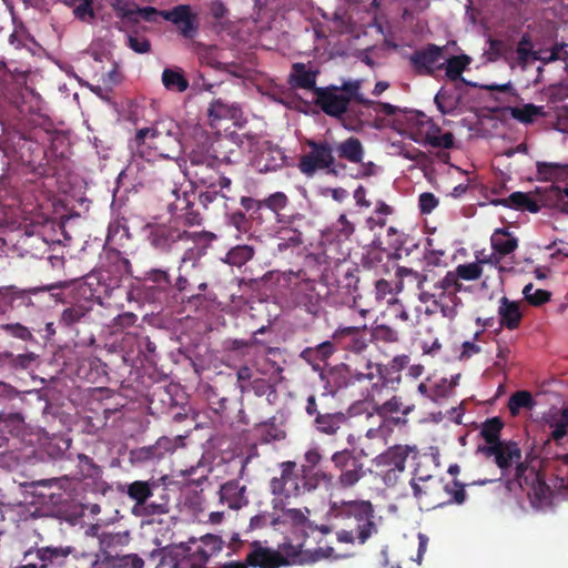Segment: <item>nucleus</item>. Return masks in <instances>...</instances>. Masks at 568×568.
<instances>
[{
    "mask_svg": "<svg viewBox=\"0 0 568 568\" xmlns=\"http://www.w3.org/2000/svg\"><path fill=\"white\" fill-rule=\"evenodd\" d=\"M54 287V285H47L21 290L14 285L2 286L0 287V313L11 310L19 312L20 315H29L36 308L31 296Z\"/></svg>",
    "mask_w": 568,
    "mask_h": 568,
    "instance_id": "9b49d317",
    "label": "nucleus"
},
{
    "mask_svg": "<svg viewBox=\"0 0 568 568\" xmlns=\"http://www.w3.org/2000/svg\"><path fill=\"white\" fill-rule=\"evenodd\" d=\"M334 150L341 160L355 164L362 163L365 155L363 143L356 136H349L344 141L335 143Z\"/></svg>",
    "mask_w": 568,
    "mask_h": 568,
    "instance_id": "f704fd0d",
    "label": "nucleus"
},
{
    "mask_svg": "<svg viewBox=\"0 0 568 568\" xmlns=\"http://www.w3.org/2000/svg\"><path fill=\"white\" fill-rule=\"evenodd\" d=\"M2 331L7 333L9 336L21 339L23 342L36 341L29 327L20 323H9L2 325Z\"/></svg>",
    "mask_w": 568,
    "mask_h": 568,
    "instance_id": "0e129e2a",
    "label": "nucleus"
},
{
    "mask_svg": "<svg viewBox=\"0 0 568 568\" xmlns=\"http://www.w3.org/2000/svg\"><path fill=\"white\" fill-rule=\"evenodd\" d=\"M159 483L156 479L151 480H135L128 485L126 495L135 501L133 513L142 516L145 505L149 499L153 497V490L156 489L155 485Z\"/></svg>",
    "mask_w": 568,
    "mask_h": 568,
    "instance_id": "cd10ccee",
    "label": "nucleus"
},
{
    "mask_svg": "<svg viewBox=\"0 0 568 568\" xmlns=\"http://www.w3.org/2000/svg\"><path fill=\"white\" fill-rule=\"evenodd\" d=\"M146 231V240L155 251L164 254L183 252L181 263L197 260L203 253L200 244L215 239L211 232H190L175 222L148 224Z\"/></svg>",
    "mask_w": 568,
    "mask_h": 568,
    "instance_id": "f257e3e1",
    "label": "nucleus"
},
{
    "mask_svg": "<svg viewBox=\"0 0 568 568\" xmlns=\"http://www.w3.org/2000/svg\"><path fill=\"white\" fill-rule=\"evenodd\" d=\"M292 298L296 305L304 307L310 314H316L320 303V294L316 292V283L313 280H301L293 274Z\"/></svg>",
    "mask_w": 568,
    "mask_h": 568,
    "instance_id": "aec40b11",
    "label": "nucleus"
},
{
    "mask_svg": "<svg viewBox=\"0 0 568 568\" xmlns=\"http://www.w3.org/2000/svg\"><path fill=\"white\" fill-rule=\"evenodd\" d=\"M260 442L268 444L271 442L281 440L285 437V433L275 424H263L257 428Z\"/></svg>",
    "mask_w": 568,
    "mask_h": 568,
    "instance_id": "e2e57ef3",
    "label": "nucleus"
},
{
    "mask_svg": "<svg viewBox=\"0 0 568 568\" xmlns=\"http://www.w3.org/2000/svg\"><path fill=\"white\" fill-rule=\"evenodd\" d=\"M561 49H562V47L555 45L550 50L548 58H541V55L537 51H535V50L517 48L516 47V49L514 51V54L516 55V63L521 69H526L528 63H529V61H531V60L532 61L539 60V61H542L544 63H549V62L558 60L559 59V52H560Z\"/></svg>",
    "mask_w": 568,
    "mask_h": 568,
    "instance_id": "a19ab883",
    "label": "nucleus"
},
{
    "mask_svg": "<svg viewBox=\"0 0 568 568\" xmlns=\"http://www.w3.org/2000/svg\"><path fill=\"white\" fill-rule=\"evenodd\" d=\"M234 144L231 140L223 139L216 142V148L213 149L214 154L204 153L193 150L190 155V168L192 174L204 186H220L221 190L230 189L232 181L224 175L206 174V170L216 173V169L221 163L231 164L236 162L234 156L236 150L230 148Z\"/></svg>",
    "mask_w": 568,
    "mask_h": 568,
    "instance_id": "20e7f679",
    "label": "nucleus"
},
{
    "mask_svg": "<svg viewBox=\"0 0 568 568\" xmlns=\"http://www.w3.org/2000/svg\"><path fill=\"white\" fill-rule=\"evenodd\" d=\"M143 280L153 283L159 290L165 292L173 287L171 276L166 270L151 268L144 273Z\"/></svg>",
    "mask_w": 568,
    "mask_h": 568,
    "instance_id": "864d4df0",
    "label": "nucleus"
},
{
    "mask_svg": "<svg viewBox=\"0 0 568 568\" xmlns=\"http://www.w3.org/2000/svg\"><path fill=\"white\" fill-rule=\"evenodd\" d=\"M326 399V394L310 395L306 398L305 413L313 417L312 426L317 433L335 436L347 424L348 416L342 410H329L324 403Z\"/></svg>",
    "mask_w": 568,
    "mask_h": 568,
    "instance_id": "1a4fd4ad",
    "label": "nucleus"
},
{
    "mask_svg": "<svg viewBox=\"0 0 568 568\" xmlns=\"http://www.w3.org/2000/svg\"><path fill=\"white\" fill-rule=\"evenodd\" d=\"M336 352V347L334 341H325L320 343L314 347L304 348L300 357L304 362H306L313 371L322 372L324 366L327 364V361L332 357V355Z\"/></svg>",
    "mask_w": 568,
    "mask_h": 568,
    "instance_id": "bb28decb",
    "label": "nucleus"
},
{
    "mask_svg": "<svg viewBox=\"0 0 568 568\" xmlns=\"http://www.w3.org/2000/svg\"><path fill=\"white\" fill-rule=\"evenodd\" d=\"M504 428V422L500 417L487 418L480 429V436L485 439V446H494L504 443L500 439V433Z\"/></svg>",
    "mask_w": 568,
    "mask_h": 568,
    "instance_id": "37998d69",
    "label": "nucleus"
},
{
    "mask_svg": "<svg viewBox=\"0 0 568 568\" xmlns=\"http://www.w3.org/2000/svg\"><path fill=\"white\" fill-rule=\"evenodd\" d=\"M438 110L443 114L452 113L458 104V99L455 98L454 93L442 88L435 95L434 99Z\"/></svg>",
    "mask_w": 568,
    "mask_h": 568,
    "instance_id": "6e6d98bb",
    "label": "nucleus"
},
{
    "mask_svg": "<svg viewBox=\"0 0 568 568\" xmlns=\"http://www.w3.org/2000/svg\"><path fill=\"white\" fill-rule=\"evenodd\" d=\"M143 566L144 560L136 554L120 556L115 552L114 562L112 564V567L116 568H143Z\"/></svg>",
    "mask_w": 568,
    "mask_h": 568,
    "instance_id": "774afa93",
    "label": "nucleus"
},
{
    "mask_svg": "<svg viewBox=\"0 0 568 568\" xmlns=\"http://www.w3.org/2000/svg\"><path fill=\"white\" fill-rule=\"evenodd\" d=\"M498 315L500 326L510 331L516 329L523 320L519 303L506 296L499 300Z\"/></svg>",
    "mask_w": 568,
    "mask_h": 568,
    "instance_id": "2f4dec72",
    "label": "nucleus"
},
{
    "mask_svg": "<svg viewBox=\"0 0 568 568\" xmlns=\"http://www.w3.org/2000/svg\"><path fill=\"white\" fill-rule=\"evenodd\" d=\"M489 53L494 55V60L499 58H504L510 67H514L511 59L514 55V50L510 44L503 40L490 39L489 40Z\"/></svg>",
    "mask_w": 568,
    "mask_h": 568,
    "instance_id": "4d7b16f0",
    "label": "nucleus"
},
{
    "mask_svg": "<svg viewBox=\"0 0 568 568\" xmlns=\"http://www.w3.org/2000/svg\"><path fill=\"white\" fill-rule=\"evenodd\" d=\"M90 312L91 307L82 303L72 304L62 311L59 324L64 327H72L73 325L83 322Z\"/></svg>",
    "mask_w": 568,
    "mask_h": 568,
    "instance_id": "c03bdc74",
    "label": "nucleus"
},
{
    "mask_svg": "<svg viewBox=\"0 0 568 568\" xmlns=\"http://www.w3.org/2000/svg\"><path fill=\"white\" fill-rule=\"evenodd\" d=\"M186 544L190 545V554H195V551L199 550L205 556L204 568H207L206 565L210 558L222 549L221 538L210 534L203 536L200 541L195 538H190Z\"/></svg>",
    "mask_w": 568,
    "mask_h": 568,
    "instance_id": "4c0bfd02",
    "label": "nucleus"
},
{
    "mask_svg": "<svg viewBox=\"0 0 568 568\" xmlns=\"http://www.w3.org/2000/svg\"><path fill=\"white\" fill-rule=\"evenodd\" d=\"M473 59L463 53L458 55H452L442 62V70H445V74L450 81H462L469 87L477 88V83L467 81L463 78L464 71L470 65Z\"/></svg>",
    "mask_w": 568,
    "mask_h": 568,
    "instance_id": "7c9ffc66",
    "label": "nucleus"
},
{
    "mask_svg": "<svg viewBox=\"0 0 568 568\" xmlns=\"http://www.w3.org/2000/svg\"><path fill=\"white\" fill-rule=\"evenodd\" d=\"M447 495L450 497L446 504L455 503L457 505H462L465 503L467 494L465 491V487L458 480H453L452 484H447L444 487Z\"/></svg>",
    "mask_w": 568,
    "mask_h": 568,
    "instance_id": "69168bd1",
    "label": "nucleus"
},
{
    "mask_svg": "<svg viewBox=\"0 0 568 568\" xmlns=\"http://www.w3.org/2000/svg\"><path fill=\"white\" fill-rule=\"evenodd\" d=\"M509 110L510 115L521 123H531L537 116L544 114V108L532 103L524 104L523 106H513Z\"/></svg>",
    "mask_w": 568,
    "mask_h": 568,
    "instance_id": "de8ad7c7",
    "label": "nucleus"
},
{
    "mask_svg": "<svg viewBox=\"0 0 568 568\" xmlns=\"http://www.w3.org/2000/svg\"><path fill=\"white\" fill-rule=\"evenodd\" d=\"M314 104L331 118L342 120L349 106V97L338 93V85L315 89Z\"/></svg>",
    "mask_w": 568,
    "mask_h": 568,
    "instance_id": "ddd939ff",
    "label": "nucleus"
},
{
    "mask_svg": "<svg viewBox=\"0 0 568 568\" xmlns=\"http://www.w3.org/2000/svg\"><path fill=\"white\" fill-rule=\"evenodd\" d=\"M369 339L373 343L394 344L399 341L398 333L386 324H378L371 328Z\"/></svg>",
    "mask_w": 568,
    "mask_h": 568,
    "instance_id": "49530a36",
    "label": "nucleus"
},
{
    "mask_svg": "<svg viewBox=\"0 0 568 568\" xmlns=\"http://www.w3.org/2000/svg\"><path fill=\"white\" fill-rule=\"evenodd\" d=\"M477 452L487 458L494 457L495 464L503 475H506L515 464L514 479L520 487L532 486L537 498L541 499L545 491L549 490L542 477L521 462V449L516 442L506 440L499 445L478 446Z\"/></svg>",
    "mask_w": 568,
    "mask_h": 568,
    "instance_id": "7ed1b4c3",
    "label": "nucleus"
},
{
    "mask_svg": "<svg viewBox=\"0 0 568 568\" xmlns=\"http://www.w3.org/2000/svg\"><path fill=\"white\" fill-rule=\"evenodd\" d=\"M346 359L347 362L343 364V367L349 382L352 384L367 382L372 385L374 381L375 363L364 355L355 358L351 355Z\"/></svg>",
    "mask_w": 568,
    "mask_h": 568,
    "instance_id": "393cba45",
    "label": "nucleus"
},
{
    "mask_svg": "<svg viewBox=\"0 0 568 568\" xmlns=\"http://www.w3.org/2000/svg\"><path fill=\"white\" fill-rule=\"evenodd\" d=\"M130 459L132 463L135 464H146L151 462H158L161 460V453L158 452L156 446L150 445V446H143L135 449H132L130 452Z\"/></svg>",
    "mask_w": 568,
    "mask_h": 568,
    "instance_id": "3c124183",
    "label": "nucleus"
},
{
    "mask_svg": "<svg viewBox=\"0 0 568 568\" xmlns=\"http://www.w3.org/2000/svg\"><path fill=\"white\" fill-rule=\"evenodd\" d=\"M367 402L372 404L373 412L379 416L383 422L387 418L397 424H405L406 419L395 417L396 414H402L404 417L409 415L415 409L414 403H406L400 396L393 395L390 398L381 402L382 395L374 397L373 394H367Z\"/></svg>",
    "mask_w": 568,
    "mask_h": 568,
    "instance_id": "2eb2a0df",
    "label": "nucleus"
},
{
    "mask_svg": "<svg viewBox=\"0 0 568 568\" xmlns=\"http://www.w3.org/2000/svg\"><path fill=\"white\" fill-rule=\"evenodd\" d=\"M318 71L308 69L305 63L295 62L292 65V70L288 74L287 83L294 89L310 90L315 93L316 78Z\"/></svg>",
    "mask_w": 568,
    "mask_h": 568,
    "instance_id": "c85d7f7f",
    "label": "nucleus"
},
{
    "mask_svg": "<svg viewBox=\"0 0 568 568\" xmlns=\"http://www.w3.org/2000/svg\"><path fill=\"white\" fill-rule=\"evenodd\" d=\"M248 387H250V390H253V393L256 396H258V397L266 396L268 403H272L277 397L276 389H275L274 385L271 384L265 378L253 379L250 383Z\"/></svg>",
    "mask_w": 568,
    "mask_h": 568,
    "instance_id": "13d9d810",
    "label": "nucleus"
},
{
    "mask_svg": "<svg viewBox=\"0 0 568 568\" xmlns=\"http://www.w3.org/2000/svg\"><path fill=\"white\" fill-rule=\"evenodd\" d=\"M242 114L241 108L235 103H226L222 99L213 100L207 110L212 121L223 119L237 120Z\"/></svg>",
    "mask_w": 568,
    "mask_h": 568,
    "instance_id": "ea45409f",
    "label": "nucleus"
},
{
    "mask_svg": "<svg viewBox=\"0 0 568 568\" xmlns=\"http://www.w3.org/2000/svg\"><path fill=\"white\" fill-rule=\"evenodd\" d=\"M443 53V47L429 43L423 49L414 51L408 60L417 75L434 77L438 70H442Z\"/></svg>",
    "mask_w": 568,
    "mask_h": 568,
    "instance_id": "4468645a",
    "label": "nucleus"
},
{
    "mask_svg": "<svg viewBox=\"0 0 568 568\" xmlns=\"http://www.w3.org/2000/svg\"><path fill=\"white\" fill-rule=\"evenodd\" d=\"M162 18L176 26L185 39H194L199 32V17L192 12L189 4H179L171 10H163Z\"/></svg>",
    "mask_w": 568,
    "mask_h": 568,
    "instance_id": "6ab92c4d",
    "label": "nucleus"
},
{
    "mask_svg": "<svg viewBox=\"0 0 568 568\" xmlns=\"http://www.w3.org/2000/svg\"><path fill=\"white\" fill-rule=\"evenodd\" d=\"M425 282L426 276L418 280V298L422 303L432 304L427 306L426 313L434 314L439 311L443 316L453 317L456 314L455 307L457 301H459L457 293L462 291L463 284L456 282L452 272H447L446 275L429 290L424 287Z\"/></svg>",
    "mask_w": 568,
    "mask_h": 568,
    "instance_id": "39448f33",
    "label": "nucleus"
},
{
    "mask_svg": "<svg viewBox=\"0 0 568 568\" xmlns=\"http://www.w3.org/2000/svg\"><path fill=\"white\" fill-rule=\"evenodd\" d=\"M408 241V235L397 230L394 226H389L386 233V242L389 248L394 250L397 256H400L399 252L405 247Z\"/></svg>",
    "mask_w": 568,
    "mask_h": 568,
    "instance_id": "052dcab7",
    "label": "nucleus"
},
{
    "mask_svg": "<svg viewBox=\"0 0 568 568\" xmlns=\"http://www.w3.org/2000/svg\"><path fill=\"white\" fill-rule=\"evenodd\" d=\"M491 247L495 253L506 256L518 247V239L507 229H496L490 237Z\"/></svg>",
    "mask_w": 568,
    "mask_h": 568,
    "instance_id": "58836bf2",
    "label": "nucleus"
},
{
    "mask_svg": "<svg viewBox=\"0 0 568 568\" xmlns=\"http://www.w3.org/2000/svg\"><path fill=\"white\" fill-rule=\"evenodd\" d=\"M362 456H366L363 450L357 455L351 448H344L332 454L331 463L337 473L335 485L338 489H353L367 476L368 469L365 467Z\"/></svg>",
    "mask_w": 568,
    "mask_h": 568,
    "instance_id": "6e6552de",
    "label": "nucleus"
},
{
    "mask_svg": "<svg viewBox=\"0 0 568 568\" xmlns=\"http://www.w3.org/2000/svg\"><path fill=\"white\" fill-rule=\"evenodd\" d=\"M290 200L284 192H275L262 199V205L264 210L271 211L280 225L284 224H296L297 222H304L305 216L301 213L284 214V209L287 207Z\"/></svg>",
    "mask_w": 568,
    "mask_h": 568,
    "instance_id": "5701e85b",
    "label": "nucleus"
},
{
    "mask_svg": "<svg viewBox=\"0 0 568 568\" xmlns=\"http://www.w3.org/2000/svg\"><path fill=\"white\" fill-rule=\"evenodd\" d=\"M418 454L416 446L394 445L376 457V465L388 467L390 470L404 471L407 458L413 455L415 458Z\"/></svg>",
    "mask_w": 568,
    "mask_h": 568,
    "instance_id": "4be33fe9",
    "label": "nucleus"
},
{
    "mask_svg": "<svg viewBox=\"0 0 568 568\" xmlns=\"http://www.w3.org/2000/svg\"><path fill=\"white\" fill-rule=\"evenodd\" d=\"M426 142L433 148L452 149L454 148V134L452 132L427 133Z\"/></svg>",
    "mask_w": 568,
    "mask_h": 568,
    "instance_id": "338daca9",
    "label": "nucleus"
},
{
    "mask_svg": "<svg viewBox=\"0 0 568 568\" xmlns=\"http://www.w3.org/2000/svg\"><path fill=\"white\" fill-rule=\"evenodd\" d=\"M130 148L146 161L158 158L175 160L183 150L182 129L171 119L156 121L151 128L138 130Z\"/></svg>",
    "mask_w": 568,
    "mask_h": 568,
    "instance_id": "f03ea898",
    "label": "nucleus"
},
{
    "mask_svg": "<svg viewBox=\"0 0 568 568\" xmlns=\"http://www.w3.org/2000/svg\"><path fill=\"white\" fill-rule=\"evenodd\" d=\"M281 475L270 480V490L281 498H290L301 494V483L297 474V464L286 460L280 464Z\"/></svg>",
    "mask_w": 568,
    "mask_h": 568,
    "instance_id": "dca6fc26",
    "label": "nucleus"
},
{
    "mask_svg": "<svg viewBox=\"0 0 568 568\" xmlns=\"http://www.w3.org/2000/svg\"><path fill=\"white\" fill-rule=\"evenodd\" d=\"M332 510L335 518L342 521H353L357 540L365 544L368 538L377 532V526L374 521L375 509L369 500L354 499L334 503Z\"/></svg>",
    "mask_w": 568,
    "mask_h": 568,
    "instance_id": "423d86ee",
    "label": "nucleus"
},
{
    "mask_svg": "<svg viewBox=\"0 0 568 568\" xmlns=\"http://www.w3.org/2000/svg\"><path fill=\"white\" fill-rule=\"evenodd\" d=\"M493 205H501L514 210H526L530 213H537L540 210L537 201L524 192H513L508 197L496 199L491 201Z\"/></svg>",
    "mask_w": 568,
    "mask_h": 568,
    "instance_id": "e433bc0d",
    "label": "nucleus"
},
{
    "mask_svg": "<svg viewBox=\"0 0 568 568\" xmlns=\"http://www.w3.org/2000/svg\"><path fill=\"white\" fill-rule=\"evenodd\" d=\"M129 542V532L128 531H119V532H109V531H102L101 535H99V545H100V551L101 557L99 555H94L91 557V565L94 567L98 565L100 559L102 560V564H105L108 566H112L114 562V556L112 551L115 550L118 547H122Z\"/></svg>",
    "mask_w": 568,
    "mask_h": 568,
    "instance_id": "412c9836",
    "label": "nucleus"
},
{
    "mask_svg": "<svg viewBox=\"0 0 568 568\" xmlns=\"http://www.w3.org/2000/svg\"><path fill=\"white\" fill-rule=\"evenodd\" d=\"M537 172L541 180L554 181L567 173V166L558 163L537 162Z\"/></svg>",
    "mask_w": 568,
    "mask_h": 568,
    "instance_id": "603ef678",
    "label": "nucleus"
},
{
    "mask_svg": "<svg viewBox=\"0 0 568 568\" xmlns=\"http://www.w3.org/2000/svg\"><path fill=\"white\" fill-rule=\"evenodd\" d=\"M254 256V248L251 245H236L232 247L223 260L231 266L241 267Z\"/></svg>",
    "mask_w": 568,
    "mask_h": 568,
    "instance_id": "a18cd8bd",
    "label": "nucleus"
},
{
    "mask_svg": "<svg viewBox=\"0 0 568 568\" xmlns=\"http://www.w3.org/2000/svg\"><path fill=\"white\" fill-rule=\"evenodd\" d=\"M531 394L527 390H518L508 399V409L511 416H517L523 408L531 409L535 406Z\"/></svg>",
    "mask_w": 568,
    "mask_h": 568,
    "instance_id": "09e8293b",
    "label": "nucleus"
},
{
    "mask_svg": "<svg viewBox=\"0 0 568 568\" xmlns=\"http://www.w3.org/2000/svg\"><path fill=\"white\" fill-rule=\"evenodd\" d=\"M304 222H297L296 224H284L280 225L278 229V243L277 250L280 252L287 251L290 248H296L303 244L302 226Z\"/></svg>",
    "mask_w": 568,
    "mask_h": 568,
    "instance_id": "473e14b6",
    "label": "nucleus"
},
{
    "mask_svg": "<svg viewBox=\"0 0 568 568\" xmlns=\"http://www.w3.org/2000/svg\"><path fill=\"white\" fill-rule=\"evenodd\" d=\"M71 552V547H42L36 551L39 562H29L28 566L31 568H59L68 564Z\"/></svg>",
    "mask_w": 568,
    "mask_h": 568,
    "instance_id": "a878e982",
    "label": "nucleus"
},
{
    "mask_svg": "<svg viewBox=\"0 0 568 568\" xmlns=\"http://www.w3.org/2000/svg\"><path fill=\"white\" fill-rule=\"evenodd\" d=\"M156 559L159 562L155 568H204L205 556L199 550L190 554V545L180 542L152 550L148 560Z\"/></svg>",
    "mask_w": 568,
    "mask_h": 568,
    "instance_id": "9d476101",
    "label": "nucleus"
},
{
    "mask_svg": "<svg viewBox=\"0 0 568 568\" xmlns=\"http://www.w3.org/2000/svg\"><path fill=\"white\" fill-rule=\"evenodd\" d=\"M332 338L335 347H339L351 353L353 358L363 355L369 347V337L367 334V327L358 326H346L337 328Z\"/></svg>",
    "mask_w": 568,
    "mask_h": 568,
    "instance_id": "f8f14e48",
    "label": "nucleus"
},
{
    "mask_svg": "<svg viewBox=\"0 0 568 568\" xmlns=\"http://www.w3.org/2000/svg\"><path fill=\"white\" fill-rule=\"evenodd\" d=\"M241 206L248 213L250 222L262 224L264 222L262 200H256L251 196H242L240 199Z\"/></svg>",
    "mask_w": 568,
    "mask_h": 568,
    "instance_id": "5fc2aeb1",
    "label": "nucleus"
},
{
    "mask_svg": "<svg viewBox=\"0 0 568 568\" xmlns=\"http://www.w3.org/2000/svg\"><path fill=\"white\" fill-rule=\"evenodd\" d=\"M153 490V497L149 499L148 505L144 507V511H142V516H155V515H165L170 513V493L164 484L160 481L155 485Z\"/></svg>",
    "mask_w": 568,
    "mask_h": 568,
    "instance_id": "72a5a7b5",
    "label": "nucleus"
},
{
    "mask_svg": "<svg viewBox=\"0 0 568 568\" xmlns=\"http://www.w3.org/2000/svg\"><path fill=\"white\" fill-rule=\"evenodd\" d=\"M334 476L331 473L322 469H315L308 477L301 484V493L313 491L320 487L321 484L332 485Z\"/></svg>",
    "mask_w": 568,
    "mask_h": 568,
    "instance_id": "8fccbe9b",
    "label": "nucleus"
},
{
    "mask_svg": "<svg viewBox=\"0 0 568 568\" xmlns=\"http://www.w3.org/2000/svg\"><path fill=\"white\" fill-rule=\"evenodd\" d=\"M310 151L301 155L298 169L306 176H313L317 171H326L329 174L337 175L346 165L336 161L334 156V145L327 140H306Z\"/></svg>",
    "mask_w": 568,
    "mask_h": 568,
    "instance_id": "0eeeda50",
    "label": "nucleus"
},
{
    "mask_svg": "<svg viewBox=\"0 0 568 568\" xmlns=\"http://www.w3.org/2000/svg\"><path fill=\"white\" fill-rule=\"evenodd\" d=\"M162 83L166 90L179 93L186 91L190 87L189 80L180 68H165L162 72Z\"/></svg>",
    "mask_w": 568,
    "mask_h": 568,
    "instance_id": "79ce46f5",
    "label": "nucleus"
},
{
    "mask_svg": "<svg viewBox=\"0 0 568 568\" xmlns=\"http://www.w3.org/2000/svg\"><path fill=\"white\" fill-rule=\"evenodd\" d=\"M483 268L478 263H468L460 264L456 267L455 272H452L453 276H455L456 282H459V278L466 281H475L481 276Z\"/></svg>",
    "mask_w": 568,
    "mask_h": 568,
    "instance_id": "bf43d9fd",
    "label": "nucleus"
},
{
    "mask_svg": "<svg viewBox=\"0 0 568 568\" xmlns=\"http://www.w3.org/2000/svg\"><path fill=\"white\" fill-rule=\"evenodd\" d=\"M183 264L179 266V276L173 283V288L190 300L199 298L207 290V278L196 263H193L191 270L185 273L182 272Z\"/></svg>",
    "mask_w": 568,
    "mask_h": 568,
    "instance_id": "f3484780",
    "label": "nucleus"
},
{
    "mask_svg": "<svg viewBox=\"0 0 568 568\" xmlns=\"http://www.w3.org/2000/svg\"><path fill=\"white\" fill-rule=\"evenodd\" d=\"M402 381V374L397 373L387 364L375 363L374 368V381L368 394H373L374 397L381 396L384 389H397Z\"/></svg>",
    "mask_w": 568,
    "mask_h": 568,
    "instance_id": "b1692460",
    "label": "nucleus"
},
{
    "mask_svg": "<svg viewBox=\"0 0 568 568\" xmlns=\"http://www.w3.org/2000/svg\"><path fill=\"white\" fill-rule=\"evenodd\" d=\"M138 4L133 2H129L128 0H113L111 2V8L115 12V16L120 19H129L133 22H138L135 16V7Z\"/></svg>",
    "mask_w": 568,
    "mask_h": 568,
    "instance_id": "680f3d73",
    "label": "nucleus"
},
{
    "mask_svg": "<svg viewBox=\"0 0 568 568\" xmlns=\"http://www.w3.org/2000/svg\"><path fill=\"white\" fill-rule=\"evenodd\" d=\"M409 485L413 490V496L419 503H426V504L433 503V496L439 488V483L432 475L424 476V477H417V478L414 477L409 481Z\"/></svg>",
    "mask_w": 568,
    "mask_h": 568,
    "instance_id": "c9c22d12",
    "label": "nucleus"
},
{
    "mask_svg": "<svg viewBox=\"0 0 568 568\" xmlns=\"http://www.w3.org/2000/svg\"><path fill=\"white\" fill-rule=\"evenodd\" d=\"M220 501L227 505L231 509H240L248 504L246 497V487L241 485L239 480L233 479L224 483L220 487Z\"/></svg>",
    "mask_w": 568,
    "mask_h": 568,
    "instance_id": "c756f323",
    "label": "nucleus"
},
{
    "mask_svg": "<svg viewBox=\"0 0 568 568\" xmlns=\"http://www.w3.org/2000/svg\"><path fill=\"white\" fill-rule=\"evenodd\" d=\"M245 561L252 568H280L288 565V559L282 552L263 546L258 540L250 544Z\"/></svg>",
    "mask_w": 568,
    "mask_h": 568,
    "instance_id": "a211bd4d",
    "label": "nucleus"
}]
</instances>
